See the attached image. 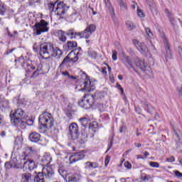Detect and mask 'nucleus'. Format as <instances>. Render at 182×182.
Instances as JSON below:
<instances>
[{
    "label": "nucleus",
    "instance_id": "f257e3e1",
    "mask_svg": "<svg viewBox=\"0 0 182 182\" xmlns=\"http://www.w3.org/2000/svg\"><path fill=\"white\" fill-rule=\"evenodd\" d=\"M63 54L62 50L52 43H43L40 46V55L43 59H49L50 56L59 59L62 58Z\"/></svg>",
    "mask_w": 182,
    "mask_h": 182
},
{
    "label": "nucleus",
    "instance_id": "f03ea898",
    "mask_svg": "<svg viewBox=\"0 0 182 182\" xmlns=\"http://www.w3.org/2000/svg\"><path fill=\"white\" fill-rule=\"evenodd\" d=\"M38 122L41 124V127L39 129L40 133H46L49 129H52L53 127V117L52 114L48 112H43L38 118Z\"/></svg>",
    "mask_w": 182,
    "mask_h": 182
},
{
    "label": "nucleus",
    "instance_id": "7ed1b4c3",
    "mask_svg": "<svg viewBox=\"0 0 182 182\" xmlns=\"http://www.w3.org/2000/svg\"><path fill=\"white\" fill-rule=\"evenodd\" d=\"M48 8L51 12H56L57 15L60 18H63L68 14L69 9V6L63 4V2L58 3V1L55 4H50Z\"/></svg>",
    "mask_w": 182,
    "mask_h": 182
},
{
    "label": "nucleus",
    "instance_id": "20e7f679",
    "mask_svg": "<svg viewBox=\"0 0 182 182\" xmlns=\"http://www.w3.org/2000/svg\"><path fill=\"white\" fill-rule=\"evenodd\" d=\"M53 169H52L51 166H46L43 168L42 172H40L37 174L34 179H33V182H45L46 178H52L53 177Z\"/></svg>",
    "mask_w": 182,
    "mask_h": 182
},
{
    "label": "nucleus",
    "instance_id": "39448f33",
    "mask_svg": "<svg viewBox=\"0 0 182 182\" xmlns=\"http://www.w3.org/2000/svg\"><path fill=\"white\" fill-rule=\"evenodd\" d=\"M96 31V25L90 24L87 26L86 28L81 32L74 31V39H76L77 36L80 38H85V39H89L93 33Z\"/></svg>",
    "mask_w": 182,
    "mask_h": 182
},
{
    "label": "nucleus",
    "instance_id": "423d86ee",
    "mask_svg": "<svg viewBox=\"0 0 182 182\" xmlns=\"http://www.w3.org/2000/svg\"><path fill=\"white\" fill-rule=\"evenodd\" d=\"M95 97H96V95H85L79 102V106L83 109H90L95 105Z\"/></svg>",
    "mask_w": 182,
    "mask_h": 182
},
{
    "label": "nucleus",
    "instance_id": "0eeeda50",
    "mask_svg": "<svg viewBox=\"0 0 182 182\" xmlns=\"http://www.w3.org/2000/svg\"><path fill=\"white\" fill-rule=\"evenodd\" d=\"M49 23H48L45 20H41L40 22L36 23L34 25V35H42L44 32H48L49 28L48 26Z\"/></svg>",
    "mask_w": 182,
    "mask_h": 182
},
{
    "label": "nucleus",
    "instance_id": "6e6552de",
    "mask_svg": "<svg viewBox=\"0 0 182 182\" xmlns=\"http://www.w3.org/2000/svg\"><path fill=\"white\" fill-rule=\"evenodd\" d=\"M69 137L72 139V140H76L79 139L80 133H79V127L76 123H72L69 126Z\"/></svg>",
    "mask_w": 182,
    "mask_h": 182
},
{
    "label": "nucleus",
    "instance_id": "1a4fd4ad",
    "mask_svg": "<svg viewBox=\"0 0 182 182\" xmlns=\"http://www.w3.org/2000/svg\"><path fill=\"white\" fill-rule=\"evenodd\" d=\"M85 157H86V155H85V151L73 153L69 157L70 164H73V163H76V161L83 160Z\"/></svg>",
    "mask_w": 182,
    "mask_h": 182
},
{
    "label": "nucleus",
    "instance_id": "9d476101",
    "mask_svg": "<svg viewBox=\"0 0 182 182\" xmlns=\"http://www.w3.org/2000/svg\"><path fill=\"white\" fill-rule=\"evenodd\" d=\"M79 60V57L77 55L75 56L74 58H70V54H68L62 61V63L60 64L59 68L60 70L63 69V68H68L72 62H77Z\"/></svg>",
    "mask_w": 182,
    "mask_h": 182
},
{
    "label": "nucleus",
    "instance_id": "9b49d317",
    "mask_svg": "<svg viewBox=\"0 0 182 182\" xmlns=\"http://www.w3.org/2000/svg\"><path fill=\"white\" fill-rule=\"evenodd\" d=\"M136 65L137 68H139L142 72H145L146 75H149V73H150L151 71L150 66H149V64H147V63H146L144 60H137L136 62Z\"/></svg>",
    "mask_w": 182,
    "mask_h": 182
},
{
    "label": "nucleus",
    "instance_id": "f8f14e48",
    "mask_svg": "<svg viewBox=\"0 0 182 182\" xmlns=\"http://www.w3.org/2000/svg\"><path fill=\"white\" fill-rule=\"evenodd\" d=\"M82 75H84L85 81L84 82V90L87 92H93L95 90V83L90 81V79L86 75V73L81 72Z\"/></svg>",
    "mask_w": 182,
    "mask_h": 182
},
{
    "label": "nucleus",
    "instance_id": "ddd939ff",
    "mask_svg": "<svg viewBox=\"0 0 182 182\" xmlns=\"http://www.w3.org/2000/svg\"><path fill=\"white\" fill-rule=\"evenodd\" d=\"M21 160H26L23 163V168H28L30 171L34 170V168H36V164H35V161L32 159H28V156L24 155V157L21 159Z\"/></svg>",
    "mask_w": 182,
    "mask_h": 182
},
{
    "label": "nucleus",
    "instance_id": "4468645a",
    "mask_svg": "<svg viewBox=\"0 0 182 182\" xmlns=\"http://www.w3.org/2000/svg\"><path fill=\"white\" fill-rule=\"evenodd\" d=\"M122 63L127 69H134V66H133V58H132V57L128 55L124 56L122 58Z\"/></svg>",
    "mask_w": 182,
    "mask_h": 182
},
{
    "label": "nucleus",
    "instance_id": "2eb2a0df",
    "mask_svg": "<svg viewBox=\"0 0 182 182\" xmlns=\"http://www.w3.org/2000/svg\"><path fill=\"white\" fill-rule=\"evenodd\" d=\"M12 124L16 126V127H20V129H25L26 127V122L22 120V118H15L11 119Z\"/></svg>",
    "mask_w": 182,
    "mask_h": 182
},
{
    "label": "nucleus",
    "instance_id": "dca6fc26",
    "mask_svg": "<svg viewBox=\"0 0 182 182\" xmlns=\"http://www.w3.org/2000/svg\"><path fill=\"white\" fill-rule=\"evenodd\" d=\"M133 43L135 45L136 48L141 52V53H144L147 52V46L144 44V43H140L137 40H133Z\"/></svg>",
    "mask_w": 182,
    "mask_h": 182
},
{
    "label": "nucleus",
    "instance_id": "f3484780",
    "mask_svg": "<svg viewBox=\"0 0 182 182\" xmlns=\"http://www.w3.org/2000/svg\"><path fill=\"white\" fill-rule=\"evenodd\" d=\"M33 179V176L31 173L26 172L21 174V182H32Z\"/></svg>",
    "mask_w": 182,
    "mask_h": 182
},
{
    "label": "nucleus",
    "instance_id": "a211bd4d",
    "mask_svg": "<svg viewBox=\"0 0 182 182\" xmlns=\"http://www.w3.org/2000/svg\"><path fill=\"white\" fill-rule=\"evenodd\" d=\"M11 117L12 119H22V116H23V111L22 109L18 108L15 110L14 113L11 114Z\"/></svg>",
    "mask_w": 182,
    "mask_h": 182
},
{
    "label": "nucleus",
    "instance_id": "6ab92c4d",
    "mask_svg": "<svg viewBox=\"0 0 182 182\" xmlns=\"http://www.w3.org/2000/svg\"><path fill=\"white\" fill-rule=\"evenodd\" d=\"M28 139L30 141H32L33 143H38V141L41 140V134L36 132H32L30 134Z\"/></svg>",
    "mask_w": 182,
    "mask_h": 182
},
{
    "label": "nucleus",
    "instance_id": "aec40b11",
    "mask_svg": "<svg viewBox=\"0 0 182 182\" xmlns=\"http://www.w3.org/2000/svg\"><path fill=\"white\" fill-rule=\"evenodd\" d=\"M104 2L105 4L106 8H107L108 11H109V14L112 18H114V9H113V6H112L110 0H104Z\"/></svg>",
    "mask_w": 182,
    "mask_h": 182
},
{
    "label": "nucleus",
    "instance_id": "412c9836",
    "mask_svg": "<svg viewBox=\"0 0 182 182\" xmlns=\"http://www.w3.org/2000/svg\"><path fill=\"white\" fill-rule=\"evenodd\" d=\"M55 33L59 41L61 42H66V33H65V31L62 30H58Z\"/></svg>",
    "mask_w": 182,
    "mask_h": 182
},
{
    "label": "nucleus",
    "instance_id": "4be33fe9",
    "mask_svg": "<svg viewBox=\"0 0 182 182\" xmlns=\"http://www.w3.org/2000/svg\"><path fill=\"white\" fill-rule=\"evenodd\" d=\"M163 38H164V44L165 46V49L166 50V58H171V52L170 51V46H168V41H167V39L164 38V36H163Z\"/></svg>",
    "mask_w": 182,
    "mask_h": 182
},
{
    "label": "nucleus",
    "instance_id": "5701e85b",
    "mask_svg": "<svg viewBox=\"0 0 182 182\" xmlns=\"http://www.w3.org/2000/svg\"><path fill=\"white\" fill-rule=\"evenodd\" d=\"M79 120L80 123L83 127H89V126L90 125V119H89L88 118L82 117Z\"/></svg>",
    "mask_w": 182,
    "mask_h": 182
},
{
    "label": "nucleus",
    "instance_id": "b1692460",
    "mask_svg": "<svg viewBox=\"0 0 182 182\" xmlns=\"http://www.w3.org/2000/svg\"><path fill=\"white\" fill-rule=\"evenodd\" d=\"M85 166V168H99V164L97 162L87 161Z\"/></svg>",
    "mask_w": 182,
    "mask_h": 182
},
{
    "label": "nucleus",
    "instance_id": "393cba45",
    "mask_svg": "<svg viewBox=\"0 0 182 182\" xmlns=\"http://www.w3.org/2000/svg\"><path fill=\"white\" fill-rule=\"evenodd\" d=\"M58 173L61 177L63 178H65V177L68 176L69 173H68V171L65 170V166H60L58 168Z\"/></svg>",
    "mask_w": 182,
    "mask_h": 182
},
{
    "label": "nucleus",
    "instance_id": "a878e982",
    "mask_svg": "<svg viewBox=\"0 0 182 182\" xmlns=\"http://www.w3.org/2000/svg\"><path fill=\"white\" fill-rule=\"evenodd\" d=\"M23 68H25L26 72L27 73L28 75H29V73H31V72H33V70L36 69L35 66L31 65L30 64H26V65H23Z\"/></svg>",
    "mask_w": 182,
    "mask_h": 182
},
{
    "label": "nucleus",
    "instance_id": "bb28decb",
    "mask_svg": "<svg viewBox=\"0 0 182 182\" xmlns=\"http://www.w3.org/2000/svg\"><path fill=\"white\" fill-rule=\"evenodd\" d=\"M42 70V65H38L36 68V70L32 73V75L30 76V77L33 78V77H38L39 76V73Z\"/></svg>",
    "mask_w": 182,
    "mask_h": 182
},
{
    "label": "nucleus",
    "instance_id": "cd10ccee",
    "mask_svg": "<svg viewBox=\"0 0 182 182\" xmlns=\"http://www.w3.org/2000/svg\"><path fill=\"white\" fill-rule=\"evenodd\" d=\"M126 28L128 29V31H133L134 29L136 28V25H134V23L130 21H126Z\"/></svg>",
    "mask_w": 182,
    "mask_h": 182
},
{
    "label": "nucleus",
    "instance_id": "c85d7f7f",
    "mask_svg": "<svg viewBox=\"0 0 182 182\" xmlns=\"http://www.w3.org/2000/svg\"><path fill=\"white\" fill-rule=\"evenodd\" d=\"M77 181L75 175L69 174L65 177V181L67 182H75Z\"/></svg>",
    "mask_w": 182,
    "mask_h": 182
},
{
    "label": "nucleus",
    "instance_id": "c756f323",
    "mask_svg": "<svg viewBox=\"0 0 182 182\" xmlns=\"http://www.w3.org/2000/svg\"><path fill=\"white\" fill-rule=\"evenodd\" d=\"M168 16L169 18V21L172 26H177V21H176L174 17H173V14H171V13H168Z\"/></svg>",
    "mask_w": 182,
    "mask_h": 182
},
{
    "label": "nucleus",
    "instance_id": "7c9ffc66",
    "mask_svg": "<svg viewBox=\"0 0 182 182\" xmlns=\"http://www.w3.org/2000/svg\"><path fill=\"white\" fill-rule=\"evenodd\" d=\"M77 43L76 41H68V48L70 49V50H72L75 49V48H77Z\"/></svg>",
    "mask_w": 182,
    "mask_h": 182
},
{
    "label": "nucleus",
    "instance_id": "2f4dec72",
    "mask_svg": "<svg viewBox=\"0 0 182 182\" xmlns=\"http://www.w3.org/2000/svg\"><path fill=\"white\" fill-rule=\"evenodd\" d=\"M65 34L69 36L70 39H75V29H69L66 31Z\"/></svg>",
    "mask_w": 182,
    "mask_h": 182
},
{
    "label": "nucleus",
    "instance_id": "473e14b6",
    "mask_svg": "<svg viewBox=\"0 0 182 182\" xmlns=\"http://www.w3.org/2000/svg\"><path fill=\"white\" fill-rule=\"evenodd\" d=\"M119 6L121 8V11L126 12L127 11V4L124 3L122 0H119Z\"/></svg>",
    "mask_w": 182,
    "mask_h": 182
},
{
    "label": "nucleus",
    "instance_id": "72a5a7b5",
    "mask_svg": "<svg viewBox=\"0 0 182 182\" xmlns=\"http://www.w3.org/2000/svg\"><path fill=\"white\" fill-rule=\"evenodd\" d=\"M88 56H90V58H92V59H96V58H97V53H96L95 51L89 50Z\"/></svg>",
    "mask_w": 182,
    "mask_h": 182
},
{
    "label": "nucleus",
    "instance_id": "f704fd0d",
    "mask_svg": "<svg viewBox=\"0 0 182 182\" xmlns=\"http://www.w3.org/2000/svg\"><path fill=\"white\" fill-rule=\"evenodd\" d=\"M149 166L154 168H159L160 167V164L159 162L150 161Z\"/></svg>",
    "mask_w": 182,
    "mask_h": 182
},
{
    "label": "nucleus",
    "instance_id": "c9c22d12",
    "mask_svg": "<svg viewBox=\"0 0 182 182\" xmlns=\"http://www.w3.org/2000/svg\"><path fill=\"white\" fill-rule=\"evenodd\" d=\"M145 32L148 37L153 38V33L151 32V30H150L149 28H145Z\"/></svg>",
    "mask_w": 182,
    "mask_h": 182
},
{
    "label": "nucleus",
    "instance_id": "e433bc0d",
    "mask_svg": "<svg viewBox=\"0 0 182 182\" xmlns=\"http://www.w3.org/2000/svg\"><path fill=\"white\" fill-rule=\"evenodd\" d=\"M5 167L6 168H12V167L14 168H18V167L16 166V165H12L10 162H6L5 164Z\"/></svg>",
    "mask_w": 182,
    "mask_h": 182
},
{
    "label": "nucleus",
    "instance_id": "4c0bfd02",
    "mask_svg": "<svg viewBox=\"0 0 182 182\" xmlns=\"http://www.w3.org/2000/svg\"><path fill=\"white\" fill-rule=\"evenodd\" d=\"M153 177L150 176L149 175H145L144 176H142V180L144 181H149V180H151Z\"/></svg>",
    "mask_w": 182,
    "mask_h": 182
},
{
    "label": "nucleus",
    "instance_id": "58836bf2",
    "mask_svg": "<svg viewBox=\"0 0 182 182\" xmlns=\"http://www.w3.org/2000/svg\"><path fill=\"white\" fill-rule=\"evenodd\" d=\"M137 14L139 18H144V14L143 13V11H141V9H137Z\"/></svg>",
    "mask_w": 182,
    "mask_h": 182
},
{
    "label": "nucleus",
    "instance_id": "ea45409f",
    "mask_svg": "<svg viewBox=\"0 0 182 182\" xmlns=\"http://www.w3.org/2000/svg\"><path fill=\"white\" fill-rule=\"evenodd\" d=\"M124 166L126 167V168H128V170L132 169V164H130L129 161H125Z\"/></svg>",
    "mask_w": 182,
    "mask_h": 182
},
{
    "label": "nucleus",
    "instance_id": "a19ab883",
    "mask_svg": "<svg viewBox=\"0 0 182 182\" xmlns=\"http://www.w3.org/2000/svg\"><path fill=\"white\" fill-rule=\"evenodd\" d=\"M112 60H117V51H112Z\"/></svg>",
    "mask_w": 182,
    "mask_h": 182
},
{
    "label": "nucleus",
    "instance_id": "79ce46f5",
    "mask_svg": "<svg viewBox=\"0 0 182 182\" xmlns=\"http://www.w3.org/2000/svg\"><path fill=\"white\" fill-rule=\"evenodd\" d=\"M25 150L28 153H33V151H35V149L33 147H29V146L26 147Z\"/></svg>",
    "mask_w": 182,
    "mask_h": 182
},
{
    "label": "nucleus",
    "instance_id": "37998d69",
    "mask_svg": "<svg viewBox=\"0 0 182 182\" xmlns=\"http://www.w3.org/2000/svg\"><path fill=\"white\" fill-rule=\"evenodd\" d=\"M142 105H144V106H146L147 107V111L149 112V113L151 112V108H150V105H149V104H147L146 102H142Z\"/></svg>",
    "mask_w": 182,
    "mask_h": 182
},
{
    "label": "nucleus",
    "instance_id": "c03bdc74",
    "mask_svg": "<svg viewBox=\"0 0 182 182\" xmlns=\"http://www.w3.org/2000/svg\"><path fill=\"white\" fill-rule=\"evenodd\" d=\"M166 161H168V163H173L176 161V159L174 156H171L170 158L166 159Z\"/></svg>",
    "mask_w": 182,
    "mask_h": 182
},
{
    "label": "nucleus",
    "instance_id": "a18cd8bd",
    "mask_svg": "<svg viewBox=\"0 0 182 182\" xmlns=\"http://www.w3.org/2000/svg\"><path fill=\"white\" fill-rule=\"evenodd\" d=\"M5 14V7L0 4V15H4Z\"/></svg>",
    "mask_w": 182,
    "mask_h": 182
},
{
    "label": "nucleus",
    "instance_id": "49530a36",
    "mask_svg": "<svg viewBox=\"0 0 182 182\" xmlns=\"http://www.w3.org/2000/svg\"><path fill=\"white\" fill-rule=\"evenodd\" d=\"M177 92L179 97H182V85L180 88H178Z\"/></svg>",
    "mask_w": 182,
    "mask_h": 182
},
{
    "label": "nucleus",
    "instance_id": "de8ad7c7",
    "mask_svg": "<svg viewBox=\"0 0 182 182\" xmlns=\"http://www.w3.org/2000/svg\"><path fill=\"white\" fill-rule=\"evenodd\" d=\"M97 107H98L100 112H105V109H103V107H104L103 104H99L97 105Z\"/></svg>",
    "mask_w": 182,
    "mask_h": 182
},
{
    "label": "nucleus",
    "instance_id": "09e8293b",
    "mask_svg": "<svg viewBox=\"0 0 182 182\" xmlns=\"http://www.w3.org/2000/svg\"><path fill=\"white\" fill-rule=\"evenodd\" d=\"M106 67H104L101 70V73H102V75H104V76H106L107 75V71H106Z\"/></svg>",
    "mask_w": 182,
    "mask_h": 182
},
{
    "label": "nucleus",
    "instance_id": "8fccbe9b",
    "mask_svg": "<svg viewBox=\"0 0 182 182\" xmlns=\"http://www.w3.org/2000/svg\"><path fill=\"white\" fill-rule=\"evenodd\" d=\"M109 161H110V156H106L105 161V166H107L109 164Z\"/></svg>",
    "mask_w": 182,
    "mask_h": 182
},
{
    "label": "nucleus",
    "instance_id": "3c124183",
    "mask_svg": "<svg viewBox=\"0 0 182 182\" xmlns=\"http://www.w3.org/2000/svg\"><path fill=\"white\" fill-rule=\"evenodd\" d=\"M14 50H15V48L9 49L6 52V55H11V53H12Z\"/></svg>",
    "mask_w": 182,
    "mask_h": 182
},
{
    "label": "nucleus",
    "instance_id": "603ef678",
    "mask_svg": "<svg viewBox=\"0 0 182 182\" xmlns=\"http://www.w3.org/2000/svg\"><path fill=\"white\" fill-rule=\"evenodd\" d=\"M175 175L176 176V177H180V178L182 177V173L178 171H175Z\"/></svg>",
    "mask_w": 182,
    "mask_h": 182
},
{
    "label": "nucleus",
    "instance_id": "864d4df0",
    "mask_svg": "<svg viewBox=\"0 0 182 182\" xmlns=\"http://www.w3.org/2000/svg\"><path fill=\"white\" fill-rule=\"evenodd\" d=\"M135 112L138 113V114H141V109L140 107H135Z\"/></svg>",
    "mask_w": 182,
    "mask_h": 182
},
{
    "label": "nucleus",
    "instance_id": "5fc2aeb1",
    "mask_svg": "<svg viewBox=\"0 0 182 182\" xmlns=\"http://www.w3.org/2000/svg\"><path fill=\"white\" fill-rule=\"evenodd\" d=\"M178 52L181 58H182V48H181V46L178 47Z\"/></svg>",
    "mask_w": 182,
    "mask_h": 182
},
{
    "label": "nucleus",
    "instance_id": "6e6d98bb",
    "mask_svg": "<svg viewBox=\"0 0 182 182\" xmlns=\"http://www.w3.org/2000/svg\"><path fill=\"white\" fill-rule=\"evenodd\" d=\"M146 2L148 4L149 6H153V0H146Z\"/></svg>",
    "mask_w": 182,
    "mask_h": 182
},
{
    "label": "nucleus",
    "instance_id": "4d7b16f0",
    "mask_svg": "<svg viewBox=\"0 0 182 182\" xmlns=\"http://www.w3.org/2000/svg\"><path fill=\"white\" fill-rule=\"evenodd\" d=\"M16 35H18V32L17 31H14V34H11V33H9V36H10V38H14L16 36Z\"/></svg>",
    "mask_w": 182,
    "mask_h": 182
},
{
    "label": "nucleus",
    "instance_id": "13d9d810",
    "mask_svg": "<svg viewBox=\"0 0 182 182\" xmlns=\"http://www.w3.org/2000/svg\"><path fill=\"white\" fill-rule=\"evenodd\" d=\"M144 157L146 158V157L150 156V154L148 151H144Z\"/></svg>",
    "mask_w": 182,
    "mask_h": 182
},
{
    "label": "nucleus",
    "instance_id": "bf43d9fd",
    "mask_svg": "<svg viewBox=\"0 0 182 182\" xmlns=\"http://www.w3.org/2000/svg\"><path fill=\"white\" fill-rule=\"evenodd\" d=\"M43 161H44L46 163V164H48L49 163V161H48L46 158V156L43 157Z\"/></svg>",
    "mask_w": 182,
    "mask_h": 182
},
{
    "label": "nucleus",
    "instance_id": "052dcab7",
    "mask_svg": "<svg viewBox=\"0 0 182 182\" xmlns=\"http://www.w3.org/2000/svg\"><path fill=\"white\" fill-rule=\"evenodd\" d=\"M71 16H74L75 19H76V18H77V13L74 12V13L71 15Z\"/></svg>",
    "mask_w": 182,
    "mask_h": 182
},
{
    "label": "nucleus",
    "instance_id": "680f3d73",
    "mask_svg": "<svg viewBox=\"0 0 182 182\" xmlns=\"http://www.w3.org/2000/svg\"><path fill=\"white\" fill-rule=\"evenodd\" d=\"M135 147H141V144L134 143Z\"/></svg>",
    "mask_w": 182,
    "mask_h": 182
},
{
    "label": "nucleus",
    "instance_id": "e2e57ef3",
    "mask_svg": "<svg viewBox=\"0 0 182 182\" xmlns=\"http://www.w3.org/2000/svg\"><path fill=\"white\" fill-rule=\"evenodd\" d=\"M136 6H137V4L134 3V4H132V9H136Z\"/></svg>",
    "mask_w": 182,
    "mask_h": 182
},
{
    "label": "nucleus",
    "instance_id": "0e129e2a",
    "mask_svg": "<svg viewBox=\"0 0 182 182\" xmlns=\"http://www.w3.org/2000/svg\"><path fill=\"white\" fill-rule=\"evenodd\" d=\"M6 132H5V131L1 132L0 134V135L3 137H4V136H6Z\"/></svg>",
    "mask_w": 182,
    "mask_h": 182
},
{
    "label": "nucleus",
    "instance_id": "69168bd1",
    "mask_svg": "<svg viewBox=\"0 0 182 182\" xmlns=\"http://www.w3.org/2000/svg\"><path fill=\"white\" fill-rule=\"evenodd\" d=\"M119 89L120 90V91L122 92V93H123L124 90L122 88V86H120V85H118Z\"/></svg>",
    "mask_w": 182,
    "mask_h": 182
},
{
    "label": "nucleus",
    "instance_id": "338daca9",
    "mask_svg": "<svg viewBox=\"0 0 182 182\" xmlns=\"http://www.w3.org/2000/svg\"><path fill=\"white\" fill-rule=\"evenodd\" d=\"M63 75H64V76H68L69 75V73H68L67 71L63 72Z\"/></svg>",
    "mask_w": 182,
    "mask_h": 182
},
{
    "label": "nucleus",
    "instance_id": "774afa93",
    "mask_svg": "<svg viewBox=\"0 0 182 182\" xmlns=\"http://www.w3.org/2000/svg\"><path fill=\"white\" fill-rule=\"evenodd\" d=\"M118 79L119 80H123V76H122V75H118Z\"/></svg>",
    "mask_w": 182,
    "mask_h": 182
}]
</instances>
